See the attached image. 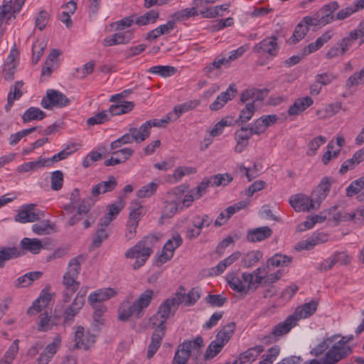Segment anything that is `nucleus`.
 Returning a JSON list of instances; mask_svg holds the SVG:
<instances>
[{"mask_svg": "<svg viewBox=\"0 0 364 364\" xmlns=\"http://www.w3.org/2000/svg\"><path fill=\"white\" fill-rule=\"evenodd\" d=\"M178 295L175 296L174 294L172 297L166 299L160 304L157 312L150 318V322L157 326V328L153 332L151 341L148 347V358H152L158 350L164 336V323L171 315L174 314L181 304V296Z\"/></svg>", "mask_w": 364, "mask_h": 364, "instance_id": "1", "label": "nucleus"}, {"mask_svg": "<svg viewBox=\"0 0 364 364\" xmlns=\"http://www.w3.org/2000/svg\"><path fill=\"white\" fill-rule=\"evenodd\" d=\"M154 296V291L151 289H147L134 302L129 299L124 300L118 309L119 320L128 321L132 316H134L136 318H141L144 310L149 306Z\"/></svg>", "mask_w": 364, "mask_h": 364, "instance_id": "2", "label": "nucleus"}, {"mask_svg": "<svg viewBox=\"0 0 364 364\" xmlns=\"http://www.w3.org/2000/svg\"><path fill=\"white\" fill-rule=\"evenodd\" d=\"M70 102V100L63 93L50 89L47 90L46 95L43 97L41 105L44 109H50L54 107H66Z\"/></svg>", "mask_w": 364, "mask_h": 364, "instance_id": "3", "label": "nucleus"}, {"mask_svg": "<svg viewBox=\"0 0 364 364\" xmlns=\"http://www.w3.org/2000/svg\"><path fill=\"white\" fill-rule=\"evenodd\" d=\"M152 252V250H150L149 247H144L141 243L138 242L134 247L129 248L126 252L125 257L129 259H136L132 267L134 269H137L145 264Z\"/></svg>", "mask_w": 364, "mask_h": 364, "instance_id": "4", "label": "nucleus"}, {"mask_svg": "<svg viewBox=\"0 0 364 364\" xmlns=\"http://www.w3.org/2000/svg\"><path fill=\"white\" fill-rule=\"evenodd\" d=\"M152 127H164V121L157 119H150L141 124L139 129L130 127L129 131L131 132L134 141L139 144L145 141L149 136Z\"/></svg>", "mask_w": 364, "mask_h": 364, "instance_id": "5", "label": "nucleus"}, {"mask_svg": "<svg viewBox=\"0 0 364 364\" xmlns=\"http://www.w3.org/2000/svg\"><path fill=\"white\" fill-rule=\"evenodd\" d=\"M36 205L31 203L21 207L15 215V221L21 223H33L45 216L44 212L35 209Z\"/></svg>", "mask_w": 364, "mask_h": 364, "instance_id": "6", "label": "nucleus"}, {"mask_svg": "<svg viewBox=\"0 0 364 364\" xmlns=\"http://www.w3.org/2000/svg\"><path fill=\"white\" fill-rule=\"evenodd\" d=\"M277 40L278 38L276 36H268L255 44L252 48V51L257 54H267L271 57H275L279 50Z\"/></svg>", "mask_w": 364, "mask_h": 364, "instance_id": "7", "label": "nucleus"}, {"mask_svg": "<svg viewBox=\"0 0 364 364\" xmlns=\"http://www.w3.org/2000/svg\"><path fill=\"white\" fill-rule=\"evenodd\" d=\"M183 239L178 233L174 234L164 245L163 250L159 256L157 263L159 265L170 260L174 255L176 248L181 245Z\"/></svg>", "mask_w": 364, "mask_h": 364, "instance_id": "8", "label": "nucleus"}, {"mask_svg": "<svg viewBox=\"0 0 364 364\" xmlns=\"http://www.w3.org/2000/svg\"><path fill=\"white\" fill-rule=\"evenodd\" d=\"M291 206L297 212L309 211L311 210H317L319 208L318 203L314 202L312 197L304 194H297L289 198Z\"/></svg>", "mask_w": 364, "mask_h": 364, "instance_id": "9", "label": "nucleus"}, {"mask_svg": "<svg viewBox=\"0 0 364 364\" xmlns=\"http://www.w3.org/2000/svg\"><path fill=\"white\" fill-rule=\"evenodd\" d=\"M96 341L95 336L90 331L85 332L84 328L78 326L75 333V344L73 350L83 348L88 350Z\"/></svg>", "mask_w": 364, "mask_h": 364, "instance_id": "10", "label": "nucleus"}, {"mask_svg": "<svg viewBox=\"0 0 364 364\" xmlns=\"http://www.w3.org/2000/svg\"><path fill=\"white\" fill-rule=\"evenodd\" d=\"M200 101L199 100H192L182 104L177 105L174 107L173 112L168 113L165 119H161L160 120L164 121V127L165 124L170 122L175 121L178 119L183 113L194 109L200 105Z\"/></svg>", "mask_w": 364, "mask_h": 364, "instance_id": "11", "label": "nucleus"}, {"mask_svg": "<svg viewBox=\"0 0 364 364\" xmlns=\"http://www.w3.org/2000/svg\"><path fill=\"white\" fill-rule=\"evenodd\" d=\"M226 281L231 289L241 295H247L251 291L249 282H245L244 272L241 276L234 272L229 273L226 277Z\"/></svg>", "mask_w": 364, "mask_h": 364, "instance_id": "12", "label": "nucleus"}, {"mask_svg": "<svg viewBox=\"0 0 364 364\" xmlns=\"http://www.w3.org/2000/svg\"><path fill=\"white\" fill-rule=\"evenodd\" d=\"M84 304V296L77 294L72 304L63 311V322L65 325H71L73 323L75 316L80 312Z\"/></svg>", "mask_w": 364, "mask_h": 364, "instance_id": "13", "label": "nucleus"}, {"mask_svg": "<svg viewBox=\"0 0 364 364\" xmlns=\"http://www.w3.org/2000/svg\"><path fill=\"white\" fill-rule=\"evenodd\" d=\"M331 188V178L329 177H323L316 189L313 191L311 197L314 202L318 203L319 206L323 200L327 197Z\"/></svg>", "mask_w": 364, "mask_h": 364, "instance_id": "14", "label": "nucleus"}, {"mask_svg": "<svg viewBox=\"0 0 364 364\" xmlns=\"http://www.w3.org/2000/svg\"><path fill=\"white\" fill-rule=\"evenodd\" d=\"M142 206L133 209L129 213V217L127 223L126 237L128 240L133 239L136 235L140 216L141 215Z\"/></svg>", "mask_w": 364, "mask_h": 364, "instance_id": "15", "label": "nucleus"}, {"mask_svg": "<svg viewBox=\"0 0 364 364\" xmlns=\"http://www.w3.org/2000/svg\"><path fill=\"white\" fill-rule=\"evenodd\" d=\"M203 345V339L201 336H197L194 340L185 341L182 343V346L188 351L194 362H198L200 358H204V356H201V348Z\"/></svg>", "mask_w": 364, "mask_h": 364, "instance_id": "16", "label": "nucleus"}, {"mask_svg": "<svg viewBox=\"0 0 364 364\" xmlns=\"http://www.w3.org/2000/svg\"><path fill=\"white\" fill-rule=\"evenodd\" d=\"M296 325V319H294L291 315H289L284 321L273 327L270 335L275 338H279L287 334Z\"/></svg>", "mask_w": 364, "mask_h": 364, "instance_id": "17", "label": "nucleus"}, {"mask_svg": "<svg viewBox=\"0 0 364 364\" xmlns=\"http://www.w3.org/2000/svg\"><path fill=\"white\" fill-rule=\"evenodd\" d=\"M61 344V337L60 335H56L53 342L48 344L43 352L40 355L38 358V364H48L50 360L56 353L58 349L60 348Z\"/></svg>", "mask_w": 364, "mask_h": 364, "instance_id": "18", "label": "nucleus"}, {"mask_svg": "<svg viewBox=\"0 0 364 364\" xmlns=\"http://www.w3.org/2000/svg\"><path fill=\"white\" fill-rule=\"evenodd\" d=\"M263 350L264 348L260 345L250 348L241 353L232 364H250L256 360Z\"/></svg>", "mask_w": 364, "mask_h": 364, "instance_id": "19", "label": "nucleus"}, {"mask_svg": "<svg viewBox=\"0 0 364 364\" xmlns=\"http://www.w3.org/2000/svg\"><path fill=\"white\" fill-rule=\"evenodd\" d=\"M272 235V230L268 226L250 229L247 231V240L257 242L269 238Z\"/></svg>", "mask_w": 364, "mask_h": 364, "instance_id": "20", "label": "nucleus"}, {"mask_svg": "<svg viewBox=\"0 0 364 364\" xmlns=\"http://www.w3.org/2000/svg\"><path fill=\"white\" fill-rule=\"evenodd\" d=\"M318 304L315 301H311L300 306H298L294 312L291 314L296 319V323L302 318H306L312 316L316 311Z\"/></svg>", "mask_w": 364, "mask_h": 364, "instance_id": "21", "label": "nucleus"}, {"mask_svg": "<svg viewBox=\"0 0 364 364\" xmlns=\"http://www.w3.org/2000/svg\"><path fill=\"white\" fill-rule=\"evenodd\" d=\"M339 8L337 1H331L324 5L316 14H320V23L326 25L334 20L333 12Z\"/></svg>", "mask_w": 364, "mask_h": 364, "instance_id": "22", "label": "nucleus"}, {"mask_svg": "<svg viewBox=\"0 0 364 364\" xmlns=\"http://www.w3.org/2000/svg\"><path fill=\"white\" fill-rule=\"evenodd\" d=\"M53 296L48 291L43 289L39 297L33 302V306L30 307L27 312L28 314H37L46 307L51 301Z\"/></svg>", "mask_w": 364, "mask_h": 364, "instance_id": "23", "label": "nucleus"}, {"mask_svg": "<svg viewBox=\"0 0 364 364\" xmlns=\"http://www.w3.org/2000/svg\"><path fill=\"white\" fill-rule=\"evenodd\" d=\"M117 181L112 176H109L108 181H102L95 185L91 190L92 197H97L100 193L110 192L116 188Z\"/></svg>", "mask_w": 364, "mask_h": 364, "instance_id": "24", "label": "nucleus"}, {"mask_svg": "<svg viewBox=\"0 0 364 364\" xmlns=\"http://www.w3.org/2000/svg\"><path fill=\"white\" fill-rule=\"evenodd\" d=\"M241 257V252L239 251H236L233 252L232 255L220 261L215 267H213L210 269V274L214 276H218L221 274L224 271L233 264L235 262L238 260Z\"/></svg>", "mask_w": 364, "mask_h": 364, "instance_id": "25", "label": "nucleus"}, {"mask_svg": "<svg viewBox=\"0 0 364 364\" xmlns=\"http://www.w3.org/2000/svg\"><path fill=\"white\" fill-rule=\"evenodd\" d=\"M132 38V34L129 31L115 33L112 36L106 37L102 44L104 46H112L118 44H125L129 42Z\"/></svg>", "mask_w": 364, "mask_h": 364, "instance_id": "26", "label": "nucleus"}, {"mask_svg": "<svg viewBox=\"0 0 364 364\" xmlns=\"http://www.w3.org/2000/svg\"><path fill=\"white\" fill-rule=\"evenodd\" d=\"M117 294L116 291L112 288H106L98 289L94 293H91L88 296V301L94 305L97 303H101L108 300Z\"/></svg>", "mask_w": 364, "mask_h": 364, "instance_id": "27", "label": "nucleus"}, {"mask_svg": "<svg viewBox=\"0 0 364 364\" xmlns=\"http://www.w3.org/2000/svg\"><path fill=\"white\" fill-rule=\"evenodd\" d=\"M181 296V304L184 303L186 306H193L200 299L199 290L196 288L191 289L188 294H186L185 289L180 287L175 294V296Z\"/></svg>", "mask_w": 364, "mask_h": 364, "instance_id": "28", "label": "nucleus"}, {"mask_svg": "<svg viewBox=\"0 0 364 364\" xmlns=\"http://www.w3.org/2000/svg\"><path fill=\"white\" fill-rule=\"evenodd\" d=\"M263 254L259 250H251L243 255L241 254V266L243 268H251L262 258Z\"/></svg>", "mask_w": 364, "mask_h": 364, "instance_id": "29", "label": "nucleus"}, {"mask_svg": "<svg viewBox=\"0 0 364 364\" xmlns=\"http://www.w3.org/2000/svg\"><path fill=\"white\" fill-rule=\"evenodd\" d=\"M314 100L311 97L306 96L297 99L292 105L288 109V114L289 115H298L299 113L306 110L308 107L311 106Z\"/></svg>", "mask_w": 364, "mask_h": 364, "instance_id": "30", "label": "nucleus"}, {"mask_svg": "<svg viewBox=\"0 0 364 364\" xmlns=\"http://www.w3.org/2000/svg\"><path fill=\"white\" fill-rule=\"evenodd\" d=\"M116 102V104L112 105L109 108V112L111 116L128 113L134 107L133 102L123 101L119 99Z\"/></svg>", "mask_w": 364, "mask_h": 364, "instance_id": "31", "label": "nucleus"}, {"mask_svg": "<svg viewBox=\"0 0 364 364\" xmlns=\"http://www.w3.org/2000/svg\"><path fill=\"white\" fill-rule=\"evenodd\" d=\"M332 37L330 31L323 33L320 37H318L315 42L309 44L303 50V55H307L311 53H314L318 50L323 46V45L328 42Z\"/></svg>", "mask_w": 364, "mask_h": 364, "instance_id": "32", "label": "nucleus"}, {"mask_svg": "<svg viewBox=\"0 0 364 364\" xmlns=\"http://www.w3.org/2000/svg\"><path fill=\"white\" fill-rule=\"evenodd\" d=\"M25 0H4V4L0 6V16H6L8 14H16L19 12Z\"/></svg>", "mask_w": 364, "mask_h": 364, "instance_id": "33", "label": "nucleus"}, {"mask_svg": "<svg viewBox=\"0 0 364 364\" xmlns=\"http://www.w3.org/2000/svg\"><path fill=\"white\" fill-rule=\"evenodd\" d=\"M42 275L43 272L40 271L28 272L16 280L15 287L17 288L26 287L35 280L40 279Z\"/></svg>", "mask_w": 364, "mask_h": 364, "instance_id": "34", "label": "nucleus"}, {"mask_svg": "<svg viewBox=\"0 0 364 364\" xmlns=\"http://www.w3.org/2000/svg\"><path fill=\"white\" fill-rule=\"evenodd\" d=\"M21 252L15 247L0 248V268H3L7 261L21 256Z\"/></svg>", "mask_w": 364, "mask_h": 364, "instance_id": "35", "label": "nucleus"}, {"mask_svg": "<svg viewBox=\"0 0 364 364\" xmlns=\"http://www.w3.org/2000/svg\"><path fill=\"white\" fill-rule=\"evenodd\" d=\"M119 154H123V158L112 156L110 159L105 161V165L106 166H115L117 164H119L121 163L124 162L126 160H127L129 157L132 156V154H134V150L130 148H124L117 150L112 153V154L114 156L118 155Z\"/></svg>", "mask_w": 364, "mask_h": 364, "instance_id": "36", "label": "nucleus"}, {"mask_svg": "<svg viewBox=\"0 0 364 364\" xmlns=\"http://www.w3.org/2000/svg\"><path fill=\"white\" fill-rule=\"evenodd\" d=\"M235 323L234 322L228 323L220 330L215 337L217 342L226 344L232 336L235 330Z\"/></svg>", "mask_w": 364, "mask_h": 364, "instance_id": "37", "label": "nucleus"}, {"mask_svg": "<svg viewBox=\"0 0 364 364\" xmlns=\"http://www.w3.org/2000/svg\"><path fill=\"white\" fill-rule=\"evenodd\" d=\"M76 151L75 144H70L68 145L64 149L53 155L51 158L46 159V165L49 166L53 163L67 159L72 153Z\"/></svg>", "mask_w": 364, "mask_h": 364, "instance_id": "38", "label": "nucleus"}, {"mask_svg": "<svg viewBox=\"0 0 364 364\" xmlns=\"http://www.w3.org/2000/svg\"><path fill=\"white\" fill-rule=\"evenodd\" d=\"M338 337V335L335 334L330 337L324 338L321 342H320L317 346H316L314 348L311 350V354L316 357L322 355L329 348L331 344H332L333 342L334 343H336L335 341Z\"/></svg>", "mask_w": 364, "mask_h": 364, "instance_id": "39", "label": "nucleus"}, {"mask_svg": "<svg viewBox=\"0 0 364 364\" xmlns=\"http://www.w3.org/2000/svg\"><path fill=\"white\" fill-rule=\"evenodd\" d=\"M20 244L23 250L28 251L33 254H38L43 248L41 242L36 238L31 239L24 237L21 240Z\"/></svg>", "mask_w": 364, "mask_h": 364, "instance_id": "40", "label": "nucleus"}, {"mask_svg": "<svg viewBox=\"0 0 364 364\" xmlns=\"http://www.w3.org/2000/svg\"><path fill=\"white\" fill-rule=\"evenodd\" d=\"M46 116V112L38 107H31L26 109L22 115V119L24 123L33 120H41Z\"/></svg>", "mask_w": 364, "mask_h": 364, "instance_id": "41", "label": "nucleus"}, {"mask_svg": "<svg viewBox=\"0 0 364 364\" xmlns=\"http://www.w3.org/2000/svg\"><path fill=\"white\" fill-rule=\"evenodd\" d=\"M262 91L255 88H248L244 90L240 93V100L241 102L245 103L249 101H252L255 104V102L262 99L261 97Z\"/></svg>", "mask_w": 364, "mask_h": 364, "instance_id": "42", "label": "nucleus"}, {"mask_svg": "<svg viewBox=\"0 0 364 364\" xmlns=\"http://www.w3.org/2000/svg\"><path fill=\"white\" fill-rule=\"evenodd\" d=\"M83 260L84 258L81 255L72 258L68 263V270L64 275L77 277L81 269V263Z\"/></svg>", "mask_w": 364, "mask_h": 364, "instance_id": "43", "label": "nucleus"}, {"mask_svg": "<svg viewBox=\"0 0 364 364\" xmlns=\"http://www.w3.org/2000/svg\"><path fill=\"white\" fill-rule=\"evenodd\" d=\"M341 105L338 103L330 104L316 112L318 119H323L333 117L341 109Z\"/></svg>", "mask_w": 364, "mask_h": 364, "instance_id": "44", "label": "nucleus"}, {"mask_svg": "<svg viewBox=\"0 0 364 364\" xmlns=\"http://www.w3.org/2000/svg\"><path fill=\"white\" fill-rule=\"evenodd\" d=\"M45 166H46V159L40 157L36 161L26 162L18 166L17 171L18 173H24L35 171Z\"/></svg>", "mask_w": 364, "mask_h": 364, "instance_id": "45", "label": "nucleus"}, {"mask_svg": "<svg viewBox=\"0 0 364 364\" xmlns=\"http://www.w3.org/2000/svg\"><path fill=\"white\" fill-rule=\"evenodd\" d=\"M176 68L170 65H156L151 67L148 72L159 75L163 77H167L173 75L176 73Z\"/></svg>", "mask_w": 364, "mask_h": 364, "instance_id": "46", "label": "nucleus"}, {"mask_svg": "<svg viewBox=\"0 0 364 364\" xmlns=\"http://www.w3.org/2000/svg\"><path fill=\"white\" fill-rule=\"evenodd\" d=\"M56 323L47 312L39 315V322L38 324V330L40 331H47L50 330Z\"/></svg>", "mask_w": 364, "mask_h": 364, "instance_id": "47", "label": "nucleus"}, {"mask_svg": "<svg viewBox=\"0 0 364 364\" xmlns=\"http://www.w3.org/2000/svg\"><path fill=\"white\" fill-rule=\"evenodd\" d=\"M244 279L245 282H249L251 291H255L260 284H264L266 277L265 275L253 276L252 274L244 272Z\"/></svg>", "mask_w": 364, "mask_h": 364, "instance_id": "48", "label": "nucleus"}, {"mask_svg": "<svg viewBox=\"0 0 364 364\" xmlns=\"http://www.w3.org/2000/svg\"><path fill=\"white\" fill-rule=\"evenodd\" d=\"M47 43L44 41H36L32 46V63L36 65L40 60Z\"/></svg>", "mask_w": 364, "mask_h": 364, "instance_id": "49", "label": "nucleus"}, {"mask_svg": "<svg viewBox=\"0 0 364 364\" xmlns=\"http://www.w3.org/2000/svg\"><path fill=\"white\" fill-rule=\"evenodd\" d=\"M198 15L197 10L196 7L186 8L185 9H181L178 11L172 14L171 18L174 23L176 21H182L188 19L191 16H195Z\"/></svg>", "mask_w": 364, "mask_h": 364, "instance_id": "50", "label": "nucleus"}, {"mask_svg": "<svg viewBox=\"0 0 364 364\" xmlns=\"http://www.w3.org/2000/svg\"><path fill=\"white\" fill-rule=\"evenodd\" d=\"M159 18V12L155 10H151L142 16L138 17L135 22L138 26H145L154 23Z\"/></svg>", "mask_w": 364, "mask_h": 364, "instance_id": "51", "label": "nucleus"}, {"mask_svg": "<svg viewBox=\"0 0 364 364\" xmlns=\"http://www.w3.org/2000/svg\"><path fill=\"white\" fill-rule=\"evenodd\" d=\"M292 261L291 257L276 254L267 260V264L273 267H284L289 265Z\"/></svg>", "mask_w": 364, "mask_h": 364, "instance_id": "52", "label": "nucleus"}, {"mask_svg": "<svg viewBox=\"0 0 364 364\" xmlns=\"http://www.w3.org/2000/svg\"><path fill=\"white\" fill-rule=\"evenodd\" d=\"M255 112V107L254 103L247 102L245 107L241 110L237 122L242 124L247 122L254 115Z\"/></svg>", "mask_w": 364, "mask_h": 364, "instance_id": "53", "label": "nucleus"}, {"mask_svg": "<svg viewBox=\"0 0 364 364\" xmlns=\"http://www.w3.org/2000/svg\"><path fill=\"white\" fill-rule=\"evenodd\" d=\"M225 346V344L217 342V341L215 339L213 341L210 345L208 346L205 353L204 354V358L203 360L208 359H211L216 356L223 349V348Z\"/></svg>", "mask_w": 364, "mask_h": 364, "instance_id": "54", "label": "nucleus"}, {"mask_svg": "<svg viewBox=\"0 0 364 364\" xmlns=\"http://www.w3.org/2000/svg\"><path fill=\"white\" fill-rule=\"evenodd\" d=\"M110 114L108 111H102L97 113L93 117L87 119V124L88 126H95L97 124H102L110 119Z\"/></svg>", "mask_w": 364, "mask_h": 364, "instance_id": "55", "label": "nucleus"}, {"mask_svg": "<svg viewBox=\"0 0 364 364\" xmlns=\"http://www.w3.org/2000/svg\"><path fill=\"white\" fill-rule=\"evenodd\" d=\"M326 142V138L323 136H318L314 137L312 140H311L308 144V150L306 151V154L309 156H314L319 147L324 144Z\"/></svg>", "mask_w": 364, "mask_h": 364, "instance_id": "56", "label": "nucleus"}, {"mask_svg": "<svg viewBox=\"0 0 364 364\" xmlns=\"http://www.w3.org/2000/svg\"><path fill=\"white\" fill-rule=\"evenodd\" d=\"M159 187L157 183L151 182L143 186L136 191V196L140 198H149L153 196Z\"/></svg>", "mask_w": 364, "mask_h": 364, "instance_id": "57", "label": "nucleus"}, {"mask_svg": "<svg viewBox=\"0 0 364 364\" xmlns=\"http://www.w3.org/2000/svg\"><path fill=\"white\" fill-rule=\"evenodd\" d=\"M364 189V177L360 178L351 182L346 188V196L352 197L359 193Z\"/></svg>", "mask_w": 364, "mask_h": 364, "instance_id": "58", "label": "nucleus"}, {"mask_svg": "<svg viewBox=\"0 0 364 364\" xmlns=\"http://www.w3.org/2000/svg\"><path fill=\"white\" fill-rule=\"evenodd\" d=\"M191 357L188 351L182 346V343L179 345L173 360V364H186L188 359Z\"/></svg>", "mask_w": 364, "mask_h": 364, "instance_id": "59", "label": "nucleus"}, {"mask_svg": "<svg viewBox=\"0 0 364 364\" xmlns=\"http://www.w3.org/2000/svg\"><path fill=\"white\" fill-rule=\"evenodd\" d=\"M211 180L209 178H204L203 181L196 187L191 190L195 195L196 199L200 198L207 192L208 188L210 186Z\"/></svg>", "mask_w": 364, "mask_h": 364, "instance_id": "60", "label": "nucleus"}, {"mask_svg": "<svg viewBox=\"0 0 364 364\" xmlns=\"http://www.w3.org/2000/svg\"><path fill=\"white\" fill-rule=\"evenodd\" d=\"M309 31V28L304 27L302 23H299L295 28L293 35L289 38V42L295 44L301 40Z\"/></svg>", "mask_w": 364, "mask_h": 364, "instance_id": "61", "label": "nucleus"}, {"mask_svg": "<svg viewBox=\"0 0 364 364\" xmlns=\"http://www.w3.org/2000/svg\"><path fill=\"white\" fill-rule=\"evenodd\" d=\"M209 179L211 180L210 186L218 187L220 186H227L233 178L228 173H219L212 176Z\"/></svg>", "mask_w": 364, "mask_h": 364, "instance_id": "62", "label": "nucleus"}, {"mask_svg": "<svg viewBox=\"0 0 364 364\" xmlns=\"http://www.w3.org/2000/svg\"><path fill=\"white\" fill-rule=\"evenodd\" d=\"M38 129V127H33L29 129H22L15 134H13L9 137V144L14 146L17 144L23 137L32 133Z\"/></svg>", "mask_w": 364, "mask_h": 364, "instance_id": "63", "label": "nucleus"}, {"mask_svg": "<svg viewBox=\"0 0 364 364\" xmlns=\"http://www.w3.org/2000/svg\"><path fill=\"white\" fill-rule=\"evenodd\" d=\"M363 83H364V67L360 72L355 73L348 77L346 82V85L348 87H351Z\"/></svg>", "mask_w": 364, "mask_h": 364, "instance_id": "64", "label": "nucleus"}]
</instances>
